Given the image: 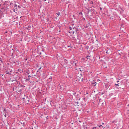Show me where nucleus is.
Returning <instances> with one entry per match:
<instances>
[{
  "instance_id": "obj_15",
  "label": "nucleus",
  "mask_w": 129,
  "mask_h": 129,
  "mask_svg": "<svg viewBox=\"0 0 129 129\" xmlns=\"http://www.w3.org/2000/svg\"><path fill=\"white\" fill-rule=\"evenodd\" d=\"M0 62H2L3 63V60L2 59V58L0 57Z\"/></svg>"
},
{
  "instance_id": "obj_29",
  "label": "nucleus",
  "mask_w": 129,
  "mask_h": 129,
  "mask_svg": "<svg viewBox=\"0 0 129 129\" xmlns=\"http://www.w3.org/2000/svg\"><path fill=\"white\" fill-rule=\"evenodd\" d=\"M92 4H93V2H92Z\"/></svg>"
},
{
  "instance_id": "obj_14",
  "label": "nucleus",
  "mask_w": 129,
  "mask_h": 129,
  "mask_svg": "<svg viewBox=\"0 0 129 129\" xmlns=\"http://www.w3.org/2000/svg\"><path fill=\"white\" fill-rule=\"evenodd\" d=\"M16 11H17V9L14 8V9H13V12H16Z\"/></svg>"
},
{
  "instance_id": "obj_7",
  "label": "nucleus",
  "mask_w": 129,
  "mask_h": 129,
  "mask_svg": "<svg viewBox=\"0 0 129 129\" xmlns=\"http://www.w3.org/2000/svg\"><path fill=\"white\" fill-rule=\"evenodd\" d=\"M64 62L66 64H68V60L67 59H64Z\"/></svg>"
},
{
  "instance_id": "obj_30",
  "label": "nucleus",
  "mask_w": 129,
  "mask_h": 129,
  "mask_svg": "<svg viewBox=\"0 0 129 129\" xmlns=\"http://www.w3.org/2000/svg\"><path fill=\"white\" fill-rule=\"evenodd\" d=\"M102 124H104V123H103Z\"/></svg>"
},
{
  "instance_id": "obj_3",
  "label": "nucleus",
  "mask_w": 129,
  "mask_h": 129,
  "mask_svg": "<svg viewBox=\"0 0 129 129\" xmlns=\"http://www.w3.org/2000/svg\"><path fill=\"white\" fill-rule=\"evenodd\" d=\"M31 28H32V25H29L27 27V30H31Z\"/></svg>"
},
{
  "instance_id": "obj_28",
  "label": "nucleus",
  "mask_w": 129,
  "mask_h": 129,
  "mask_svg": "<svg viewBox=\"0 0 129 129\" xmlns=\"http://www.w3.org/2000/svg\"><path fill=\"white\" fill-rule=\"evenodd\" d=\"M107 54H108V52H107V51L106 52Z\"/></svg>"
},
{
  "instance_id": "obj_16",
  "label": "nucleus",
  "mask_w": 129,
  "mask_h": 129,
  "mask_svg": "<svg viewBox=\"0 0 129 129\" xmlns=\"http://www.w3.org/2000/svg\"><path fill=\"white\" fill-rule=\"evenodd\" d=\"M5 113V114L4 115V116H5V117H7V113Z\"/></svg>"
},
{
  "instance_id": "obj_11",
  "label": "nucleus",
  "mask_w": 129,
  "mask_h": 129,
  "mask_svg": "<svg viewBox=\"0 0 129 129\" xmlns=\"http://www.w3.org/2000/svg\"><path fill=\"white\" fill-rule=\"evenodd\" d=\"M56 15H57V16H61V13H60V12H58L56 13Z\"/></svg>"
},
{
  "instance_id": "obj_9",
  "label": "nucleus",
  "mask_w": 129,
  "mask_h": 129,
  "mask_svg": "<svg viewBox=\"0 0 129 129\" xmlns=\"http://www.w3.org/2000/svg\"><path fill=\"white\" fill-rule=\"evenodd\" d=\"M6 74H9V75H11V73L8 71L6 72Z\"/></svg>"
},
{
  "instance_id": "obj_20",
  "label": "nucleus",
  "mask_w": 129,
  "mask_h": 129,
  "mask_svg": "<svg viewBox=\"0 0 129 129\" xmlns=\"http://www.w3.org/2000/svg\"><path fill=\"white\" fill-rule=\"evenodd\" d=\"M119 82V81H117V83H118Z\"/></svg>"
},
{
  "instance_id": "obj_5",
  "label": "nucleus",
  "mask_w": 129,
  "mask_h": 129,
  "mask_svg": "<svg viewBox=\"0 0 129 129\" xmlns=\"http://www.w3.org/2000/svg\"><path fill=\"white\" fill-rule=\"evenodd\" d=\"M48 81H49V82H52V77H50V78H49Z\"/></svg>"
},
{
  "instance_id": "obj_19",
  "label": "nucleus",
  "mask_w": 129,
  "mask_h": 129,
  "mask_svg": "<svg viewBox=\"0 0 129 129\" xmlns=\"http://www.w3.org/2000/svg\"><path fill=\"white\" fill-rule=\"evenodd\" d=\"M93 128L95 129V128H96V127H93Z\"/></svg>"
},
{
  "instance_id": "obj_17",
  "label": "nucleus",
  "mask_w": 129,
  "mask_h": 129,
  "mask_svg": "<svg viewBox=\"0 0 129 129\" xmlns=\"http://www.w3.org/2000/svg\"><path fill=\"white\" fill-rule=\"evenodd\" d=\"M10 73H12L13 72V71L11 70L10 71Z\"/></svg>"
},
{
  "instance_id": "obj_6",
  "label": "nucleus",
  "mask_w": 129,
  "mask_h": 129,
  "mask_svg": "<svg viewBox=\"0 0 129 129\" xmlns=\"http://www.w3.org/2000/svg\"><path fill=\"white\" fill-rule=\"evenodd\" d=\"M115 85L116 86V88L118 89V87L119 86V84H115Z\"/></svg>"
},
{
  "instance_id": "obj_23",
  "label": "nucleus",
  "mask_w": 129,
  "mask_h": 129,
  "mask_svg": "<svg viewBox=\"0 0 129 129\" xmlns=\"http://www.w3.org/2000/svg\"><path fill=\"white\" fill-rule=\"evenodd\" d=\"M41 67H40L39 69V70H40L41 69Z\"/></svg>"
},
{
  "instance_id": "obj_31",
  "label": "nucleus",
  "mask_w": 129,
  "mask_h": 129,
  "mask_svg": "<svg viewBox=\"0 0 129 129\" xmlns=\"http://www.w3.org/2000/svg\"><path fill=\"white\" fill-rule=\"evenodd\" d=\"M12 129H15V128H12Z\"/></svg>"
},
{
  "instance_id": "obj_26",
  "label": "nucleus",
  "mask_w": 129,
  "mask_h": 129,
  "mask_svg": "<svg viewBox=\"0 0 129 129\" xmlns=\"http://www.w3.org/2000/svg\"><path fill=\"white\" fill-rule=\"evenodd\" d=\"M81 14H82V13H80V15H81Z\"/></svg>"
},
{
  "instance_id": "obj_13",
  "label": "nucleus",
  "mask_w": 129,
  "mask_h": 129,
  "mask_svg": "<svg viewBox=\"0 0 129 129\" xmlns=\"http://www.w3.org/2000/svg\"><path fill=\"white\" fill-rule=\"evenodd\" d=\"M98 126H99V127H103V126L101 125H98Z\"/></svg>"
},
{
  "instance_id": "obj_2",
  "label": "nucleus",
  "mask_w": 129,
  "mask_h": 129,
  "mask_svg": "<svg viewBox=\"0 0 129 129\" xmlns=\"http://www.w3.org/2000/svg\"><path fill=\"white\" fill-rule=\"evenodd\" d=\"M32 77V76H31L30 75H29L28 76L27 79H26V80H27V81H30V80H31V78Z\"/></svg>"
},
{
  "instance_id": "obj_18",
  "label": "nucleus",
  "mask_w": 129,
  "mask_h": 129,
  "mask_svg": "<svg viewBox=\"0 0 129 129\" xmlns=\"http://www.w3.org/2000/svg\"><path fill=\"white\" fill-rule=\"evenodd\" d=\"M100 10L101 11L102 10V8H101V7H100Z\"/></svg>"
},
{
  "instance_id": "obj_22",
  "label": "nucleus",
  "mask_w": 129,
  "mask_h": 129,
  "mask_svg": "<svg viewBox=\"0 0 129 129\" xmlns=\"http://www.w3.org/2000/svg\"><path fill=\"white\" fill-rule=\"evenodd\" d=\"M44 2H46L47 0H43Z\"/></svg>"
},
{
  "instance_id": "obj_12",
  "label": "nucleus",
  "mask_w": 129,
  "mask_h": 129,
  "mask_svg": "<svg viewBox=\"0 0 129 129\" xmlns=\"http://www.w3.org/2000/svg\"><path fill=\"white\" fill-rule=\"evenodd\" d=\"M73 64L75 65V66H77V63L76 62H74Z\"/></svg>"
},
{
  "instance_id": "obj_27",
  "label": "nucleus",
  "mask_w": 129,
  "mask_h": 129,
  "mask_svg": "<svg viewBox=\"0 0 129 129\" xmlns=\"http://www.w3.org/2000/svg\"><path fill=\"white\" fill-rule=\"evenodd\" d=\"M81 14H82V13H80V15H81Z\"/></svg>"
},
{
  "instance_id": "obj_25",
  "label": "nucleus",
  "mask_w": 129,
  "mask_h": 129,
  "mask_svg": "<svg viewBox=\"0 0 129 129\" xmlns=\"http://www.w3.org/2000/svg\"><path fill=\"white\" fill-rule=\"evenodd\" d=\"M81 14H82V13H80V15H81Z\"/></svg>"
},
{
  "instance_id": "obj_1",
  "label": "nucleus",
  "mask_w": 129,
  "mask_h": 129,
  "mask_svg": "<svg viewBox=\"0 0 129 129\" xmlns=\"http://www.w3.org/2000/svg\"><path fill=\"white\" fill-rule=\"evenodd\" d=\"M69 29L70 31L72 30V29H73V30L72 31V32H70V33H73V34H74V33H75V31H76V32H77V29L75 28V26L73 27H70Z\"/></svg>"
},
{
  "instance_id": "obj_24",
  "label": "nucleus",
  "mask_w": 129,
  "mask_h": 129,
  "mask_svg": "<svg viewBox=\"0 0 129 129\" xmlns=\"http://www.w3.org/2000/svg\"><path fill=\"white\" fill-rule=\"evenodd\" d=\"M95 84H97V83L96 82L95 83Z\"/></svg>"
},
{
  "instance_id": "obj_10",
  "label": "nucleus",
  "mask_w": 129,
  "mask_h": 129,
  "mask_svg": "<svg viewBox=\"0 0 129 129\" xmlns=\"http://www.w3.org/2000/svg\"><path fill=\"white\" fill-rule=\"evenodd\" d=\"M4 113H7V109L6 108H4Z\"/></svg>"
},
{
  "instance_id": "obj_4",
  "label": "nucleus",
  "mask_w": 129,
  "mask_h": 129,
  "mask_svg": "<svg viewBox=\"0 0 129 129\" xmlns=\"http://www.w3.org/2000/svg\"><path fill=\"white\" fill-rule=\"evenodd\" d=\"M23 100L24 101H27H27H29V98L28 97H26V99H25V98H23Z\"/></svg>"
},
{
  "instance_id": "obj_21",
  "label": "nucleus",
  "mask_w": 129,
  "mask_h": 129,
  "mask_svg": "<svg viewBox=\"0 0 129 129\" xmlns=\"http://www.w3.org/2000/svg\"><path fill=\"white\" fill-rule=\"evenodd\" d=\"M30 129H34V128H33V127H31Z\"/></svg>"
},
{
  "instance_id": "obj_8",
  "label": "nucleus",
  "mask_w": 129,
  "mask_h": 129,
  "mask_svg": "<svg viewBox=\"0 0 129 129\" xmlns=\"http://www.w3.org/2000/svg\"><path fill=\"white\" fill-rule=\"evenodd\" d=\"M17 8H18V6H17V4H15L14 7V9H15L17 10Z\"/></svg>"
}]
</instances>
